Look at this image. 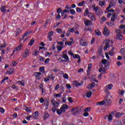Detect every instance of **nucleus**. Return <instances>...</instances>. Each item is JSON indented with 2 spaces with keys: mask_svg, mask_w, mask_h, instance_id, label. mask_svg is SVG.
Returning a JSON list of instances; mask_svg holds the SVG:
<instances>
[{
  "mask_svg": "<svg viewBox=\"0 0 125 125\" xmlns=\"http://www.w3.org/2000/svg\"><path fill=\"white\" fill-rule=\"evenodd\" d=\"M105 4V1L104 0H102L99 2V5L100 6H103Z\"/></svg>",
  "mask_w": 125,
  "mask_h": 125,
  "instance_id": "32",
  "label": "nucleus"
},
{
  "mask_svg": "<svg viewBox=\"0 0 125 125\" xmlns=\"http://www.w3.org/2000/svg\"><path fill=\"white\" fill-rule=\"evenodd\" d=\"M107 119H108V121H112V120H113V117L112 116V114H110L108 116Z\"/></svg>",
  "mask_w": 125,
  "mask_h": 125,
  "instance_id": "39",
  "label": "nucleus"
},
{
  "mask_svg": "<svg viewBox=\"0 0 125 125\" xmlns=\"http://www.w3.org/2000/svg\"><path fill=\"white\" fill-rule=\"evenodd\" d=\"M116 18H117V17H116V13H113L112 16L111 18V21H115Z\"/></svg>",
  "mask_w": 125,
  "mask_h": 125,
  "instance_id": "19",
  "label": "nucleus"
},
{
  "mask_svg": "<svg viewBox=\"0 0 125 125\" xmlns=\"http://www.w3.org/2000/svg\"><path fill=\"white\" fill-rule=\"evenodd\" d=\"M95 33H96V35H97V36L101 35V32L99 30H96Z\"/></svg>",
  "mask_w": 125,
  "mask_h": 125,
  "instance_id": "36",
  "label": "nucleus"
},
{
  "mask_svg": "<svg viewBox=\"0 0 125 125\" xmlns=\"http://www.w3.org/2000/svg\"><path fill=\"white\" fill-rule=\"evenodd\" d=\"M62 58H64L66 61H68L69 60V57H68V55L66 54H63L62 55Z\"/></svg>",
  "mask_w": 125,
  "mask_h": 125,
  "instance_id": "18",
  "label": "nucleus"
},
{
  "mask_svg": "<svg viewBox=\"0 0 125 125\" xmlns=\"http://www.w3.org/2000/svg\"><path fill=\"white\" fill-rule=\"evenodd\" d=\"M97 105H105L104 100L102 101L97 102Z\"/></svg>",
  "mask_w": 125,
  "mask_h": 125,
  "instance_id": "21",
  "label": "nucleus"
},
{
  "mask_svg": "<svg viewBox=\"0 0 125 125\" xmlns=\"http://www.w3.org/2000/svg\"><path fill=\"white\" fill-rule=\"evenodd\" d=\"M108 86H106L104 87V91L106 92V93H109V92H108Z\"/></svg>",
  "mask_w": 125,
  "mask_h": 125,
  "instance_id": "50",
  "label": "nucleus"
},
{
  "mask_svg": "<svg viewBox=\"0 0 125 125\" xmlns=\"http://www.w3.org/2000/svg\"><path fill=\"white\" fill-rule=\"evenodd\" d=\"M89 115V114L87 112H84L83 114V116L84 117H87Z\"/></svg>",
  "mask_w": 125,
  "mask_h": 125,
  "instance_id": "46",
  "label": "nucleus"
},
{
  "mask_svg": "<svg viewBox=\"0 0 125 125\" xmlns=\"http://www.w3.org/2000/svg\"><path fill=\"white\" fill-rule=\"evenodd\" d=\"M12 88H13V89H15V90H18V87L17 86H16V85H15V84H13L12 85Z\"/></svg>",
  "mask_w": 125,
  "mask_h": 125,
  "instance_id": "33",
  "label": "nucleus"
},
{
  "mask_svg": "<svg viewBox=\"0 0 125 125\" xmlns=\"http://www.w3.org/2000/svg\"><path fill=\"white\" fill-rule=\"evenodd\" d=\"M121 29H122L123 30H125V24H123L122 25H121V27H120Z\"/></svg>",
  "mask_w": 125,
  "mask_h": 125,
  "instance_id": "64",
  "label": "nucleus"
},
{
  "mask_svg": "<svg viewBox=\"0 0 125 125\" xmlns=\"http://www.w3.org/2000/svg\"><path fill=\"white\" fill-rule=\"evenodd\" d=\"M74 84L75 86H81V85H82L83 84V82L81 83H78L77 81H75L74 82Z\"/></svg>",
  "mask_w": 125,
  "mask_h": 125,
  "instance_id": "12",
  "label": "nucleus"
},
{
  "mask_svg": "<svg viewBox=\"0 0 125 125\" xmlns=\"http://www.w3.org/2000/svg\"><path fill=\"white\" fill-rule=\"evenodd\" d=\"M34 42H35V40L34 39H32L29 42V43H28L29 45H33L34 44Z\"/></svg>",
  "mask_w": 125,
  "mask_h": 125,
  "instance_id": "31",
  "label": "nucleus"
},
{
  "mask_svg": "<svg viewBox=\"0 0 125 125\" xmlns=\"http://www.w3.org/2000/svg\"><path fill=\"white\" fill-rule=\"evenodd\" d=\"M6 74L8 75H12V74H13V69H10V70L7 71Z\"/></svg>",
  "mask_w": 125,
  "mask_h": 125,
  "instance_id": "27",
  "label": "nucleus"
},
{
  "mask_svg": "<svg viewBox=\"0 0 125 125\" xmlns=\"http://www.w3.org/2000/svg\"><path fill=\"white\" fill-rule=\"evenodd\" d=\"M104 100V105L105 106H109V105H111V100L108 98V96H107Z\"/></svg>",
  "mask_w": 125,
  "mask_h": 125,
  "instance_id": "5",
  "label": "nucleus"
},
{
  "mask_svg": "<svg viewBox=\"0 0 125 125\" xmlns=\"http://www.w3.org/2000/svg\"><path fill=\"white\" fill-rule=\"evenodd\" d=\"M40 88H41V89H42V93H43L44 90H43V85H42V84H41L40 85Z\"/></svg>",
  "mask_w": 125,
  "mask_h": 125,
  "instance_id": "51",
  "label": "nucleus"
},
{
  "mask_svg": "<svg viewBox=\"0 0 125 125\" xmlns=\"http://www.w3.org/2000/svg\"><path fill=\"white\" fill-rule=\"evenodd\" d=\"M49 117V114H48V113H45L43 117V119L44 120H46V119H47V118H48Z\"/></svg>",
  "mask_w": 125,
  "mask_h": 125,
  "instance_id": "24",
  "label": "nucleus"
},
{
  "mask_svg": "<svg viewBox=\"0 0 125 125\" xmlns=\"http://www.w3.org/2000/svg\"><path fill=\"white\" fill-rule=\"evenodd\" d=\"M114 5H116V3H115V2H110L108 6L106 8V10H109V9H110V8H111V7H112V6H114Z\"/></svg>",
  "mask_w": 125,
  "mask_h": 125,
  "instance_id": "7",
  "label": "nucleus"
},
{
  "mask_svg": "<svg viewBox=\"0 0 125 125\" xmlns=\"http://www.w3.org/2000/svg\"><path fill=\"white\" fill-rule=\"evenodd\" d=\"M29 52H30V50H29L27 48L25 49L24 52H23L22 54V58L26 59L27 56H29V55H30V54L29 53Z\"/></svg>",
  "mask_w": 125,
  "mask_h": 125,
  "instance_id": "4",
  "label": "nucleus"
},
{
  "mask_svg": "<svg viewBox=\"0 0 125 125\" xmlns=\"http://www.w3.org/2000/svg\"><path fill=\"white\" fill-rule=\"evenodd\" d=\"M116 125H122L121 121H117L115 122Z\"/></svg>",
  "mask_w": 125,
  "mask_h": 125,
  "instance_id": "34",
  "label": "nucleus"
},
{
  "mask_svg": "<svg viewBox=\"0 0 125 125\" xmlns=\"http://www.w3.org/2000/svg\"><path fill=\"white\" fill-rule=\"evenodd\" d=\"M25 110L26 112H31V109L29 107H26Z\"/></svg>",
  "mask_w": 125,
  "mask_h": 125,
  "instance_id": "63",
  "label": "nucleus"
},
{
  "mask_svg": "<svg viewBox=\"0 0 125 125\" xmlns=\"http://www.w3.org/2000/svg\"><path fill=\"white\" fill-rule=\"evenodd\" d=\"M39 54H40V52H39L38 51H35V53H33L32 54V55L33 56H38V55H39Z\"/></svg>",
  "mask_w": 125,
  "mask_h": 125,
  "instance_id": "30",
  "label": "nucleus"
},
{
  "mask_svg": "<svg viewBox=\"0 0 125 125\" xmlns=\"http://www.w3.org/2000/svg\"><path fill=\"white\" fill-rule=\"evenodd\" d=\"M72 115H76L77 114H80L82 112V109L78 107H74L71 109Z\"/></svg>",
  "mask_w": 125,
  "mask_h": 125,
  "instance_id": "2",
  "label": "nucleus"
},
{
  "mask_svg": "<svg viewBox=\"0 0 125 125\" xmlns=\"http://www.w3.org/2000/svg\"><path fill=\"white\" fill-rule=\"evenodd\" d=\"M103 34L106 37H108L110 35V31L105 27L104 29Z\"/></svg>",
  "mask_w": 125,
  "mask_h": 125,
  "instance_id": "6",
  "label": "nucleus"
},
{
  "mask_svg": "<svg viewBox=\"0 0 125 125\" xmlns=\"http://www.w3.org/2000/svg\"><path fill=\"white\" fill-rule=\"evenodd\" d=\"M63 77L64 79H66L67 80L69 79V76H68V74L67 73H65L64 74H63Z\"/></svg>",
  "mask_w": 125,
  "mask_h": 125,
  "instance_id": "37",
  "label": "nucleus"
},
{
  "mask_svg": "<svg viewBox=\"0 0 125 125\" xmlns=\"http://www.w3.org/2000/svg\"><path fill=\"white\" fill-rule=\"evenodd\" d=\"M92 7H93V10H94V11H95L96 14L97 15H99V14H100V13H101L102 10H101V9H99L98 6L96 7L95 5H92Z\"/></svg>",
  "mask_w": 125,
  "mask_h": 125,
  "instance_id": "3",
  "label": "nucleus"
},
{
  "mask_svg": "<svg viewBox=\"0 0 125 125\" xmlns=\"http://www.w3.org/2000/svg\"><path fill=\"white\" fill-rule=\"evenodd\" d=\"M5 111V110L3 108H2V107L0 108V112L1 113H2V114H3V113H4Z\"/></svg>",
  "mask_w": 125,
  "mask_h": 125,
  "instance_id": "56",
  "label": "nucleus"
},
{
  "mask_svg": "<svg viewBox=\"0 0 125 125\" xmlns=\"http://www.w3.org/2000/svg\"><path fill=\"white\" fill-rule=\"evenodd\" d=\"M16 84H20L22 86H24V85H25V81L24 80H21V81H17L16 82Z\"/></svg>",
  "mask_w": 125,
  "mask_h": 125,
  "instance_id": "9",
  "label": "nucleus"
},
{
  "mask_svg": "<svg viewBox=\"0 0 125 125\" xmlns=\"http://www.w3.org/2000/svg\"><path fill=\"white\" fill-rule=\"evenodd\" d=\"M102 63L103 64H106V63H107V60L106 59H104L102 61Z\"/></svg>",
  "mask_w": 125,
  "mask_h": 125,
  "instance_id": "57",
  "label": "nucleus"
},
{
  "mask_svg": "<svg viewBox=\"0 0 125 125\" xmlns=\"http://www.w3.org/2000/svg\"><path fill=\"white\" fill-rule=\"evenodd\" d=\"M67 99L68 100V101H69L70 103H73V102H74V101H73L72 98L68 97L67 98Z\"/></svg>",
  "mask_w": 125,
  "mask_h": 125,
  "instance_id": "42",
  "label": "nucleus"
},
{
  "mask_svg": "<svg viewBox=\"0 0 125 125\" xmlns=\"http://www.w3.org/2000/svg\"><path fill=\"white\" fill-rule=\"evenodd\" d=\"M22 46H23L22 44H20L19 46L15 48L14 51H20L22 49Z\"/></svg>",
  "mask_w": 125,
  "mask_h": 125,
  "instance_id": "8",
  "label": "nucleus"
},
{
  "mask_svg": "<svg viewBox=\"0 0 125 125\" xmlns=\"http://www.w3.org/2000/svg\"><path fill=\"white\" fill-rule=\"evenodd\" d=\"M65 44H68V45H72V42H65Z\"/></svg>",
  "mask_w": 125,
  "mask_h": 125,
  "instance_id": "49",
  "label": "nucleus"
},
{
  "mask_svg": "<svg viewBox=\"0 0 125 125\" xmlns=\"http://www.w3.org/2000/svg\"><path fill=\"white\" fill-rule=\"evenodd\" d=\"M56 31L59 33L60 34L62 33V29L61 28H57L56 29Z\"/></svg>",
  "mask_w": 125,
  "mask_h": 125,
  "instance_id": "41",
  "label": "nucleus"
},
{
  "mask_svg": "<svg viewBox=\"0 0 125 125\" xmlns=\"http://www.w3.org/2000/svg\"><path fill=\"white\" fill-rule=\"evenodd\" d=\"M62 102L63 103H66V101H67V99L65 97L62 98Z\"/></svg>",
  "mask_w": 125,
  "mask_h": 125,
  "instance_id": "52",
  "label": "nucleus"
},
{
  "mask_svg": "<svg viewBox=\"0 0 125 125\" xmlns=\"http://www.w3.org/2000/svg\"><path fill=\"white\" fill-rule=\"evenodd\" d=\"M91 110V108L90 107H87L84 109V112H88V111H90Z\"/></svg>",
  "mask_w": 125,
  "mask_h": 125,
  "instance_id": "40",
  "label": "nucleus"
},
{
  "mask_svg": "<svg viewBox=\"0 0 125 125\" xmlns=\"http://www.w3.org/2000/svg\"><path fill=\"white\" fill-rule=\"evenodd\" d=\"M57 110V109L56 108V107H55L54 106L52 108V111L53 113H55V112H56Z\"/></svg>",
  "mask_w": 125,
  "mask_h": 125,
  "instance_id": "48",
  "label": "nucleus"
},
{
  "mask_svg": "<svg viewBox=\"0 0 125 125\" xmlns=\"http://www.w3.org/2000/svg\"><path fill=\"white\" fill-rule=\"evenodd\" d=\"M53 105L55 107H58V106L59 105V103L58 102H56Z\"/></svg>",
  "mask_w": 125,
  "mask_h": 125,
  "instance_id": "60",
  "label": "nucleus"
},
{
  "mask_svg": "<svg viewBox=\"0 0 125 125\" xmlns=\"http://www.w3.org/2000/svg\"><path fill=\"white\" fill-rule=\"evenodd\" d=\"M115 117L116 118H120L121 116L120 115V112L116 113L115 114Z\"/></svg>",
  "mask_w": 125,
  "mask_h": 125,
  "instance_id": "59",
  "label": "nucleus"
},
{
  "mask_svg": "<svg viewBox=\"0 0 125 125\" xmlns=\"http://www.w3.org/2000/svg\"><path fill=\"white\" fill-rule=\"evenodd\" d=\"M68 54H69V55H71V56H74V53L71 50H69L68 51Z\"/></svg>",
  "mask_w": 125,
  "mask_h": 125,
  "instance_id": "53",
  "label": "nucleus"
},
{
  "mask_svg": "<svg viewBox=\"0 0 125 125\" xmlns=\"http://www.w3.org/2000/svg\"><path fill=\"white\" fill-rule=\"evenodd\" d=\"M84 3H85V2L84 1H82V2H80L78 3V6H83V4H84Z\"/></svg>",
  "mask_w": 125,
  "mask_h": 125,
  "instance_id": "35",
  "label": "nucleus"
},
{
  "mask_svg": "<svg viewBox=\"0 0 125 125\" xmlns=\"http://www.w3.org/2000/svg\"><path fill=\"white\" fill-rule=\"evenodd\" d=\"M40 72H44V67H41L40 68Z\"/></svg>",
  "mask_w": 125,
  "mask_h": 125,
  "instance_id": "55",
  "label": "nucleus"
},
{
  "mask_svg": "<svg viewBox=\"0 0 125 125\" xmlns=\"http://www.w3.org/2000/svg\"><path fill=\"white\" fill-rule=\"evenodd\" d=\"M21 32H22V31L21 30V29H20V28H17L16 37H17L18 36V35H19V34H20Z\"/></svg>",
  "mask_w": 125,
  "mask_h": 125,
  "instance_id": "22",
  "label": "nucleus"
},
{
  "mask_svg": "<svg viewBox=\"0 0 125 125\" xmlns=\"http://www.w3.org/2000/svg\"><path fill=\"white\" fill-rule=\"evenodd\" d=\"M84 16H88L89 19L91 21H95L96 20V18L95 17V15L88 12V9H86L84 13Z\"/></svg>",
  "mask_w": 125,
  "mask_h": 125,
  "instance_id": "1",
  "label": "nucleus"
},
{
  "mask_svg": "<svg viewBox=\"0 0 125 125\" xmlns=\"http://www.w3.org/2000/svg\"><path fill=\"white\" fill-rule=\"evenodd\" d=\"M27 35H28V32H26L24 34V35L21 37V41H22V40H24V38H25V37H27Z\"/></svg>",
  "mask_w": 125,
  "mask_h": 125,
  "instance_id": "44",
  "label": "nucleus"
},
{
  "mask_svg": "<svg viewBox=\"0 0 125 125\" xmlns=\"http://www.w3.org/2000/svg\"><path fill=\"white\" fill-rule=\"evenodd\" d=\"M57 13H61L62 12V10H61V8H59L57 11Z\"/></svg>",
  "mask_w": 125,
  "mask_h": 125,
  "instance_id": "62",
  "label": "nucleus"
},
{
  "mask_svg": "<svg viewBox=\"0 0 125 125\" xmlns=\"http://www.w3.org/2000/svg\"><path fill=\"white\" fill-rule=\"evenodd\" d=\"M114 50H115V48L112 47L111 50L109 51L108 53L109 55H110V56H113V55H114Z\"/></svg>",
  "mask_w": 125,
  "mask_h": 125,
  "instance_id": "13",
  "label": "nucleus"
},
{
  "mask_svg": "<svg viewBox=\"0 0 125 125\" xmlns=\"http://www.w3.org/2000/svg\"><path fill=\"white\" fill-rule=\"evenodd\" d=\"M57 113L58 114L60 115L61 114H62V111H61V109H58L57 110Z\"/></svg>",
  "mask_w": 125,
  "mask_h": 125,
  "instance_id": "45",
  "label": "nucleus"
},
{
  "mask_svg": "<svg viewBox=\"0 0 125 125\" xmlns=\"http://www.w3.org/2000/svg\"><path fill=\"white\" fill-rule=\"evenodd\" d=\"M69 12L71 13V14H76V11L74 9L70 10Z\"/></svg>",
  "mask_w": 125,
  "mask_h": 125,
  "instance_id": "38",
  "label": "nucleus"
},
{
  "mask_svg": "<svg viewBox=\"0 0 125 125\" xmlns=\"http://www.w3.org/2000/svg\"><path fill=\"white\" fill-rule=\"evenodd\" d=\"M80 45H82V46H85V45H86V42L83 40H80Z\"/></svg>",
  "mask_w": 125,
  "mask_h": 125,
  "instance_id": "17",
  "label": "nucleus"
},
{
  "mask_svg": "<svg viewBox=\"0 0 125 125\" xmlns=\"http://www.w3.org/2000/svg\"><path fill=\"white\" fill-rule=\"evenodd\" d=\"M44 105H45L46 110H47L49 106V102L47 100H45Z\"/></svg>",
  "mask_w": 125,
  "mask_h": 125,
  "instance_id": "10",
  "label": "nucleus"
},
{
  "mask_svg": "<svg viewBox=\"0 0 125 125\" xmlns=\"http://www.w3.org/2000/svg\"><path fill=\"white\" fill-rule=\"evenodd\" d=\"M118 35V39L119 40V41H122V40H124V36L121 35L120 33H118L117 34Z\"/></svg>",
  "mask_w": 125,
  "mask_h": 125,
  "instance_id": "15",
  "label": "nucleus"
},
{
  "mask_svg": "<svg viewBox=\"0 0 125 125\" xmlns=\"http://www.w3.org/2000/svg\"><path fill=\"white\" fill-rule=\"evenodd\" d=\"M32 116L33 117H34V119H37V118H38V116H39V111H35L34 114Z\"/></svg>",
  "mask_w": 125,
  "mask_h": 125,
  "instance_id": "20",
  "label": "nucleus"
},
{
  "mask_svg": "<svg viewBox=\"0 0 125 125\" xmlns=\"http://www.w3.org/2000/svg\"><path fill=\"white\" fill-rule=\"evenodd\" d=\"M60 86V85H59V84H57L55 87V90H57L59 88Z\"/></svg>",
  "mask_w": 125,
  "mask_h": 125,
  "instance_id": "61",
  "label": "nucleus"
},
{
  "mask_svg": "<svg viewBox=\"0 0 125 125\" xmlns=\"http://www.w3.org/2000/svg\"><path fill=\"white\" fill-rule=\"evenodd\" d=\"M95 86V83L92 82L91 84H89L87 87L88 89H91V88H93Z\"/></svg>",
  "mask_w": 125,
  "mask_h": 125,
  "instance_id": "11",
  "label": "nucleus"
},
{
  "mask_svg": "<svg viewBox=\"0 0 125 125\" xmlns=\"http://www.w3.org/2000/svg\"><path fill=\"white\" fill-rule=\"evenodd\" d=\"M58 61H59V62H66V60H62L61 58H59L58 59Z\"/></svg>",
  "mask_w": 125,
  "mask_h": 125,
  "instance_id": "47",
  "label": "nucleus"
},
{
  "mask_svg": "<svg viewBox=\"0 0 125 125\" xmlns=\"http://www.w3.org/2000/svg\"><path fill=\"white\" fill-rule=\"evenodd\" d=\"M84 23L86 26H89L91 24V21L89 20H86L84 21Z\"/></svg>",
  "mask_w": 125,
  "mask_h": 125,
  "instance_id": "14",
  "label": "nucleus"
},
{
  "mask_svg": "<svg viewBox=\"0 0 125 125\" xmlns=\"http://www.w3.org/2000/svg\"><path fill=\"white\" fill-rule=\"evenodd\" d=\"M49 61H50L49 58L46 59L45 60V61H44L45 64H48V62H49Z\"/></svg>",
  "mask_w": 125,
  "mask_h": 125,
  "instance_id": "54",
  "label": "nucleus"
},
{
  "mask_svg": "<svg viewBox=\"0 0 125 125\" xmlns=\"http://www.w3.org/2000/svg\"><path fill=\"white\" fill-rule=\"evenodd\" d=\"M73 58H74V59H76L77 58L78 59H79L80 58H81V57L80 56V55H79L78 54H75V55H73Z\"/></svg>",
  "mask_w": 125,
  "mask_h": 125,
  "instance_id": "29",
  "label": "nucleus"
},
{
  "mask_svg": "<svg viewBox=\"0 0 125 125\" xmlns=\"http://www.w3.org/2000/svg\"><path fill=\"white\" fill-rule=\"evenodd\" d=\"M68 108H69V106H68V105L66 104H63L62 106V109H68Z\"/></svg>",
  "mask_w": 125,
  "mask_h": 125,
  "instance_id": "28",
  "label": "nucleus"
},
{
  "mask_svg": "<svg viewBox=\"0 0 125 125\" xmlns=\"http://www.w3.org/2000/svg\"><path fill=\"white\" fill-rule=\"evenodd\" d=\"M48 78L49 79H51V80H52V81H53L54 80V76H53V75H50L48 76Z\"/></svg>",
  "mask_w": 125,
  "mask_h": 125,
  "instance_id": "58",
  "label": "nucleus"
},
{
  "mask_svg": "<svg viewBox=\"0 0 125 125\" xmlns=\"http://www.w3.org/2000/svg\"><path fill=\"white\" fill-rule=\"evenodd\" d=\"M75 29H77V28H76V27H73V28H68V31H69V32H71V33H74V32H75Z\"/></svg>",
  "mask_w": 125,
  "mask_h": 125,
  "instance_id": "23",
  "label": "nucleus"
},
{
  "mask_svg": "<svg viewBox=\"0 0 125 125\" xmlns=\"http://www.w3.org/2000/svg\"><path fill=\"white\" fill-rule=\"evenodd\" d=\"M106 86H107V88H108V89L110 90V89H112V88L113 87V84H110L108 85H106Z\"/></svg>",
  "mask_w": 125,
  "mask_h": 125,
  "instance_id": "43",
  "label": "nucleus"
},
{
  "mask_svg": "<svg viewBox=\"0 0 125 125\" xmlns=\"http://www.w3.org/2000/svg\"><path fill=\"white\" fill-rule=\"evenodd\" d=\"M61 96H62V93H61V92L59 94H55L54 95V97H56V98H57V97L60 98L61 97Z\"/></svg>",
  "mask_w": 125,
  "mask_h": 125,
  "instance_id": "26",
  "label": "nucleus"
},
{
  "mask_svg": "<svg viewBox=\"0 0 125 125\" xmlns=\"http://www.w3.org/2000/svg\"><path fill=\"white\" fill-rule=\"evenodd\" d=\"M91 94H92V92L91 91L87 92L86 93L87 97H88V98H90V97L91 96Z\"/></svg>",
  "mask_w": 125,
  "mask_h": 125,
  "instance_id": "25",
  "label": "nucleus"
},
{
  "mask_svg": "<svg viewBox=\"0 0 125 125\" xmlns=\"http://www.w3.org/2000/svg\"><path fill=\"white\" fill-rule=\"evenodd\" d=\"M6 7L5 6H2L0 8V11L3 13H4V12H6Z\"/></svg>",
  "mask_w": 125,
  "mask_h": 125,
  "instance_id": "16",
  "label": "nucleus"
}]
</instances>
